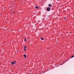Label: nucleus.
<instances>
[{
	"label": "nucleus",
	"instance_id": "f257e3e1",
	"mask_svg": "<svg viewBox=\"0 0 74 74\" xmlns=\"http://www.w3.org/2000/svg\"><path fill=\"white\" fill-rule=\"evenodd\" d=\"M50 10H51V9L50 8L48 7L47 8V11H49Z\"/></svg>",
	"mask_w": 74,
	"mask_h": 74
},
{
	"label": "nucleus",
	"instance_id": "4468645a",
	"mask_svg": "<svg viewBox=\"0 0 74 74\" xmlns=\"http://www.w3.org/2000/svg\"><path fill=\"white\" fill-rule=\"evenodd\" d=\"M13 13H14V12H13Z\"/></svg>",
	"mask_w": 74,
	"mask_h": 74
},
{
	"label": "nucleus",
	"instance_id": "ddd939ff",
	"mask_svg": "<svg viewBox=\"0 0 74 74\" xmlns=\"http://www.w3.org/2000/svg\"><path fill=\"white\" fill-rule=\"evenodd\" d=\"M14 62H15V61H14Z\"/></svg>",
	"mask_w": 74,
	"mask_h": 74
},
{
	"label": "nucleus",
	"instance_id": "9d476101",
	"mask_svg": "<svg viewBox=\"0 0 74 74\" xmlns=\"http://www.w3.org/2000/svg\"><path fill=\"white\" fill-rule=\"evenodd\" d=\"M64 19H66V17L64 18Z\"/></svg>",
	"mask_w": 74,
	"mask_h": 74
},
{
	"label": "nucleus",
	"instance_id": "1a4fd4ad",
	"mask_svg": "<svg viewBox=\"0 0 74 74\" xmlns=\"http://www.w3.org/2000/svg\"><path fill=\"white\" fill-rule=\"evenodd\" d=\"M26 47H26V46H25V47H24V49H25V48H26Z\"/></svg>",
	"mask_w": 74,
	"mask_h": 74
},
{
	"label": "nucleus",
	"instance_id": "39448f33",
	"mask_svg": "<svg viewBox=\"0 0 74 74\" xmlns=\"http://www.w3.org/2000/svg\"><path fill=\"white\" fill-rule=\"evenodd\" d=\"M38 8V6L37 5H36V7H35V8L37 9V8Z\"/></svg>",
	"mask_w": 74,
	"mask_h": 74
},
{
	"label": "nucleus",
	"instance_id": "9b49d317",
	"mask_svg": "<svg viewBox=\"0 0 74 74\" xmlns=\"http://www.w3.org/2000/svg\"><path fill=\"white\" fill-rule=\"evenodd\" d=\"M24 51H26V49H24Z\"/></svg>",
	"mask_w": 74,
	"mask_h": 74
},
{
	"label": "nucleus",
	"instance_id": "f8f14e48",
	"mask_svg": "<svg viewBox=\"0 0 74 74\" xmlns=\"http://www.w3.org/2000/svg\"><path fill=\"white\" fill-rule=\"evenodd\" d=\"M11 65H12V63H11Z\"/></svg>",
	"mask_w": 74,
	"mask_h": 74
},
{
	"label": "nucleus",
	"instance_id": "f03ea898",
	"mask_svg": "<svg viewBox=\"0 0 74 74\" xmlns=\"http://www.w3.org/2000/svg\"><path fill=\"white\" fill-rule=\"evenodd\" d=\"M49 7H52V5H51V4H49Z\"/></svg>",
	"mask_w": 74,
	"mask_h": 74
},
{
	"label": "nucleus",
	"instance_id": "6e6552de",
	"mask_svg": "<svg viewBox=\"0 0 74 74\" xmlns=\"http://www.w3.org/2000/svg\"><path fill=\"white\" fill-rule=\"evenodd\" d=\"M74 56H73L71 57V58H73V57H74Z\"/></svg>",
	"mask_w": 74,
	"mask_h": 74
},
{
	"label": "nucleus",
	"instance_id": "20e7f679",
	"mask_svg": "<svg viewBox=\"0 0 74 74\" xmlns=\"http://www.w3.org/2000/svg\"><path fill=\"white\" fill-rule=\"evenodd\" d=\"M11 63H12L13 65H14L15 64V62H12Z\"/></svg>",
	"mask_w": 74,
	"mask_h": 74
},
{
	"label": "nucleus",
	"instance_id": "0eeeda50",
	"mask_svg": "<svg viewBox=\"0 0 74 74\" xmlns=\"http://www.w3.org/2000/svg\"><path fill=\"white\" fill-rule=\"evenodd\" d=\"M24 40H25V41H26V38H25Z\"/></svg>",
	"mask_w": 74,
	"mask_h": 74
},
{
	"label": "nucleus",
	"instance_id": "423d86ee",
	"mask_svg": "<svg viewBox=\"0 0 74 74\" xmlns=\"http://www.w3.org/2000/svg\"><path fill=\"white\" fill-rule=\"evenodd\" d=\"M41 39L42 40H44V39L43 38H41Z\"/></svg>",
	"mask_w": 74,
	"mask_h": 74
},
{
	"label": "nucleus",
	"instance_id": "7ed1b4c3",
	"mask_svg": "<svg viewBox=\"0 0 74 74\" xmlns=\"http://www.w3.org/2000/svg\"><path fill=\"white\" fill-rule=\"evenodd\" d=\"M24 58H26V55L24 54Z\"/></svg>",
	"mask_w": 74,
	"mask_h": 74
}]
</instances>
